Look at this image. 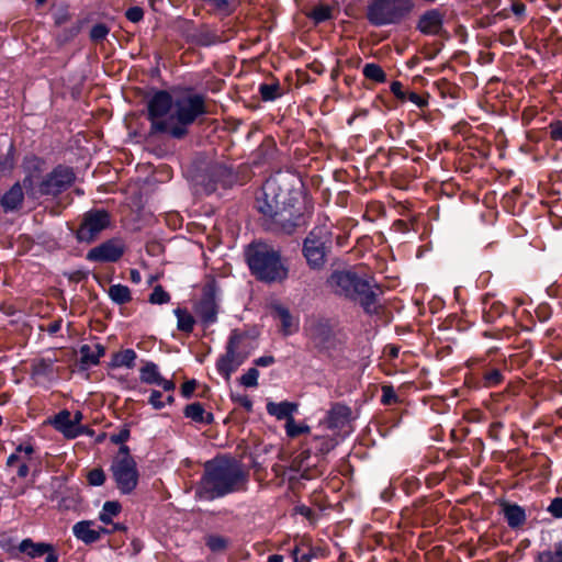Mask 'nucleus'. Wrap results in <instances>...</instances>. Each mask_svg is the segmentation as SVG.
Listing matches in <instances>:
<instances>
[{
  "mask_svg": "<svg viewBox=\"0 0 562 562\" xmlns=\"http://www.w3.org/2000/svg\"><path fill=\"white\" fill-rule=\"evenodd\" d=\"M244 476L240 461L228 456L216 457L204 463L196 495L207 501L223 497L237 491L243 484Z\"/></svg>",
  "mask_w": 562,
  "mask_h": 562,
  "instance_id": "f257e3e1",
  "label": "nucleus"
},
{
  "mask_svg": "<svg viewBox=\"0 0 562 562\" xmlns=\"http://www.w3.org/2000/svg\"><path fill=\"white\" fill-rule=\"evenodd\" d=\"M207 108H147V119L153 133L168 134L182 138L187 128L199 116L210 113Z\"/></svg>",
  "mask_w": 562,
  "mask_h": 562,
  "instance_id": "f03ea898",
  "label": "nucleus"
},
{
  "mask_svg": "<svg viewBox=\"0 0 562 562\" xmlns=\"http://www.w3.org/2000/svg\"><path fill=\"white\" fill-rule=\"evenodd\" d=\"M248 267L258 280L267 283L282 282L289 274L286 262L279 251L263 243L248 247Z\"/></svg>",
  "mask_w": 562,
  "mask_h": 562,
  "instance_id": "7ed1b4c3",
  "label": "nucleus"
},
{
  "mask_svg": "<svg viewBox=\"0 0 562 562\" xmlns=\"http://www.w3.org/2000/svg\"><path fill=\"white\" fill-rule=\"evenodd\" d=\"M330 290L361 304L367 312L375 310V293L368 280L351 270L335 271L327 281Z\"/></svg>",
  "mask_w": 562,
  "mask_h": 562,
  "instance_id": "20e7f679",
  "label": "nucleus"
},
{
  "mask_svg": "<svg viewBox=\"0 0 562 562\" xmlns=\"http://www.w3.org/2000/svg\"><path fill=\"white\" fill-rule=\"evenodd\" d=\"M238 180L233 166L224 161H211L204 167L198 168L192 175V182L198 193L211 194L218 188L229 189Z\"/></svg>",
  "mask_w": 562,
  "mask_h": 562,
  "instance_id": "39448f33",
  "label": "nucleus"
},
{
  "mask_svg": "<svg viewBox=\"0 0 562 562\" xmlns=\"http://www.w3.org/2000/svg\"><path fill=\"white\" fill-rule=\"evenodd\" d=\"M414 8V0H370L366 18L375 27L397 25L412 14Z\"/></svg>",
  "mask_w": 562,
  "mask_h": 562,
  "instance_id": "423d86ee",
  "label": "nucleus"
},
{
  "mask_svg": "<svg viewBox=\"0 0 562 562\" xmlns=\"http://www.w3.org/2000/svg\"><path fill=\"white\" fill-rule=\"evenodd\" d=\"M330 244L331 224L324 223L310 232L303 244V252L312 268L318 269L324 266Z\"/></svg>",
  "mask_w": 562,
  "mask_h": 562,
  "instance_id": "0eeeda50",
  "label": "nucleus"
},
{
  "mask_svg": "<svg viewBox=\"0 0 562 562\" xmlns=\"http://www.w3.org/2000/svg\"><path fill=\"white\" fill-rule=\"evenodd\" d=\"M75 178L71 168L58 166L46 175L36 187L33 186V178L31 177L23 180V186L30 189L33 195H57L69 188Z\"/></svg>",
  "mask_w": 562,
  "mask_h": 562,
  "instance_id": "6e6552de",
  "label": "nucleus"
},
{
  "mask_svg": "<svg viewBox=\"0 0 562 562\" xmlns=\"http://www.w3.org/2000/svg\"><path fill=\"white\" fill-rule=\"evenodd\" d=\"M110 226L111 214L104 209H92L82 215L76 238L79 243L91 244Z\"/></svg>",
  "mask_w": 562,
  "mask_h": 562,
  "instance_id": "1a4fd4ad",
  "label": "nucleus"
},
{
  "mask_svg": "<svg viewBox=\"0 0 562 562\" xmlns=\"http://www.w3.org/2000/svg\"><path fill=\"white\" fill-rule=\"evenodd\" d=\"M207 102L216 103L209 100L203 94L194 93L190 89L175 88L171 92L160 90L153 91L149 94L147 105H205Z\"/></svg>",
  "mask_w": 562,
  "mask_h": 562,
  "instance_id": "9d476101",
  "label": "nucleus"
},
{
  "mask_svg": "<svg viewBox=\"0 0 562 562\" xmlns=\"http://www.w3.org/2000/svg\"><path fill=\"white\" fill-rule=\"evenodd\" d=\"M244 334L238 330H233L228 338L226 350L223 356L217 360L216 367L218 372L228 381L233 372H235L245 360L243 352Z\"/></svg>",
  "mask_w": 562,
  "mask_h": 562,
  "instance_id": "9b49d317",
  "label": "nucleus"
},
{
  "mask_svg": "<svg viewBox=\"0 0 562 562\" xmlns=\"http://www.w3.org/2000/svg\"><path fill=\"white\" fill-rule=\"evenodd\" d=\"M112 476L123 494L132 493L138 483V471L134 459L113 460Z\"/></svg>",
  "mask_w": 562,
  "mask_h": 562,
  "instance_id": "f8f14e48",
  "label": "nucleus"
},
{
  "mask_svg": "<svg viewBox=\"0 0 562 562\" xmlns=\"http://www.w3.org/2000/svg\"><path fill=\"white\" fill-rule=\"evenodd\" d=\"M195 314L203 324L210 325L216 322L218 305L216 302V286L214 281L203 286L202 296L195 304Z\"/></svg>",
  "mask_w": 562,
  "mask_h": 562,
  "instance_id": "ddd939ff",
  "label": "nucleus"
},
{
  "mask_svg": "<svg viewBox=\"0 0 562 562\" xmlns=\"http://www.w3.org/2000/svg\"><path fill=\"white\" fill-rule=\"evenodd\" d=\"M446 12L440 8L425 10L417 19L415 29L422 35L432 36L443 31Z\"/></svg>",
  "mask_w": 562,
  "mask_h": 562,
  "instance_id": "4468645a",
  "label": "nucleus"
},
{
  "mask_svg": "<svg viewBox=\"0 0 562 562\" xmlns=\"http://www.w3.org/2000/svg\"><path fill=\"white\" fill-rule=\"evenodd\" d=\"M124 244L120 239H109L90 249L87 259L95 262H115L124 254Z\"/></svg>",
  "mask_w": 562,
  "mask_h": 562,
  "instance_id": "2eb2a0df",
  "label": "nucleus"
},
{
  "mask_svg": "<svg viewBox=\"0 0 562 562\" xmlns=\"http://www.w3.org/2000/svg\"><path fill=\"white\" fill-rule=\"evenodd\" d=\"M308 333L315 347L330 355V350L336 347L331 327L326 322L317 321L310 326Z\"/></svg>",
  "mask_w": 562,
  "mask_h": 562,
  "instance_id": "dca6fc26",
  "label": "nucleus"
},
{
  "mask_svg": "<svg viewBox=\"0 0 562 562\" xmlns=\"http://www.w3.org/2000/svg\"><path fill=\"white\" fill-rule=\"evenodd\" d=\"M272 315L281 324V331L284 336L292 335L299 330V321L291 315L290 311L282 304L276 303L271 306Z\"/></svg>",
  "mask_w": 562,
  "mask_h": 562,
  "instance_id": "f3484780",
  "label": "nucleus"
},
{
  "mask_svg": "<svg viewBox=\"0 0 562 562\" xmlns=\"http://www.w3.org/2000/svg\"><path fill=\"white\" fill-rule=\"evenodd\" d=\"M54 427L63 432L67 438H76L85 432V427L72 424L70 412L64 409L59 412L52 422Z\"/></svg>",
  "mask_w": 562,
  "mask_h": 562,
  "instance_id": "a211bd4d",
  "label": "nucleus"
},
{
  "mask_svg": "<svg viewBox=\"0 0 562 562\" xmlns=\"http://www.w3.org/2000/svg\"><path fill=\"white\" fill-rule=\"evenodd\" d=\"M93 521L91 520H82L74 525L72 532L75 537L86 544H90L97 542L102 532H108L105 528L100 527L99 529H93Z\"/></svg>",
  "mask_w": 562,
  "mask_h": 562,
  "instance_id": "6ab92c4d",
  "label": "nucleus"
},
{
  "mask_svg": "<svg viewBox=\"0 0 562 562\" xmlns=\"http://www.w3.org/2000/svg\"><path fill=\"white\" fill-rule=\"evenodd\" d=\"M24 200L23 189L20 183H14L2 196L1 209L4 213L19 210Z\"/></svg>",
  "mask_w": 562,
  "mask_h": 562,
  "instance_id": "aec40b11",
  "label": "nucleus"
},
{
  "mask_svg": "<svg viewBox=\"0 0 562 562\" xmlns=\"http://www.w3.org/2000/svg\"><path fill=\"white\" fill-rule=\"evenodd\" d=\"M391 92L395 95V98L402 102H411L415 105H427L428 101L423 95H419L416 91L405 89L402 82L393 81L391 83Z\"/></svg>",
  "mask_w": 562,
  "mask_h": 562,
  "instance_id": "412c9836",
  "label": "nucleus"
},
{
  "mask_svg": "<svg viewBox=\"0 0 562 562\" xmlns=\"http://www.w3.org/2000/svg\"><path fill=\"white\" fill-rule=\"evenodd\" d=\"M52 549V544L45 542H34L30 538L23 539L19 544V551L27 554L32 559L40 558Z\"/></svg>",
  "mask_w": 562,
  "mask_h": 562,
  "instance_id": "4be33fe9",
  "label": "nucleus"
},
{
  "mask_svg": "<svg viewBox=\"0 0 562 562\" xmlns=\"http://www.w3.org/2000/svg\"><path fill=\"white\" fill-rule=\"evenodd\" d=\"M183 414L187 418L195 423L209 425L213 422V414L205 412L203 405L199 402L191 403L184 407Z\"/></svg>",
  "mask_w": 562,
  "mask_h": 562,
  "instance_id": "5701e85b",
  "label": "nucleus"
},
{
  "mask_svg": "<svg viewBox=\"0 0 562 562\" xmlns=\"http://www.w3.org/2000/svg\"><path fill=\"white\" fill-rule=\"evenodd\" d=\"M274 183L272 181H267L265 186L262 187L261 195L265 196V199H261L260 195L256 196L255 207L263 215L271 216L276 209V199L271 198L268 200L267 191H270L273 189Z\"/></svg>",
  "mask_w": 562,
  "mask_h": 562,
  "instance_id": "b1692460",
  "label": "nucleus"
},
{
  "mask_svg": "<svg viewBox=\"0 0 562 562\" xmlns=\"http://www.w3.org/2000/svg\"><path fill=\"white\" fill-rule=\"evenodd\" d=\"M105 353V348L97 344L94 346L83 345L80 348L81 363L88 366H94L99 363V360Z\"/></svg>",
  "mask_w": 562,
  "mask_h": 562,
  "instance_id": "393cba45",
  "label": "nucleus"
},
{
  "mask_svg": "<svg viewBox=\"0 0 562 562\" xmlns=\"http://www.w3.org/2000/svg\"><path fill=\"white\" fill-rule=\"evenodd\" d=\"M296 409V405L289 402L273 403L269 402L267 404V411L270 415L276 416L278 419H286L293 418L292 414Z\"/></svg>",
  "mask_w": 562,
  "mask_h": 562,
  "instance_id": "a878e982",
  "label": "nucleus"
},
{
  "mask_svg": "<svg viewBox=\"0 0 562 562\" xmlns=\"http://www.w3.org/2000/svg\"><path fill=\"white\" fill-rule=\"evenodd\" d=\"M503 512L508 525L512 528H517L522 525L526 520L525 510L518 505L505 504Z\"/></svg>",
  "mask_w": 562,
  "mask_h": 562,
  "instance_id": "bb28decb",
  "label": "nucleus"
},
{
  "mask_svg": "<svg viewBox=\"0 0 562 562\" xmlns=\"http://www.w3.org/2000/svg\"><path fill=\"white\" fill-rule=\"evenodd\" d=\"M175 315L177 316V328L183 333H191L195 324L194 317L184 308H176Z\"/></svg>",
  "mask_w": 562,
  "mask_h": 562,
  "instance_id": "cd10ccee",
  "label": "nucleus"
},
{
  "mask_svg": "<svg viewBox=\"0 0 562 562\" xmlns=\"http://www.w3.org/2000/svg\"><path fill=\"white\" fill-rule=\"evenodd\" d=\"M109 296L120 305L126 304L132 300L131 291L126 285L113 284L109 288Z\"/></svg>",
  "mask_w": 562,
  "mask_h": 562,
  "instance_id": "c85d7f7f",
  "label": "nucleus"
},
{
  "mask_svg": "<svg viewBox=\"0 0 562 562\" xmlns=\"http://www.w3.org/2000/svg\"><path fill=\"white\" fill-rule=\"evenodd\" d=\"M258 92L263 102H272L281 95V87L279 82H261L259 85Z\"/></svg>",
  "mask_w": 562,
  "mask_h": 562,
  "instance_id": "c756f323",
  "label": "nucleus"
},
{
  "mask_svg": "<svg viewBox=\"0 0 562 562\" xmlns=\"http://www.w3.org/2000/svg\"><path fill=\"white\" fill-rule=\"evenodd\" d=\"M136 352L133 349H125L121 352H116L112 358V367H126L133 368L135 364Z\"/></svg>",
  "mask_w": 562,
  "mask_h": 562,
  "instance_id": "7c9ffc66",
  "label": "nucleus"
},
{
  "mask_svg": "<svg viewBox=\"0 0 562 562\" xmlns=\"http://www.w3.org/2000/svg\"><path fill=\"white\" fill-rule=\"evenodd\" d=\"M160 378L158 367L154 362H146L139 370V379L146 384H157Z\"/></svg>",
  "mask_w": 562,
  "mask_h": 562,
  "instance_id": "2f4dec72",
  "label": "nucleus"
},
{
  "mask_svg": "<svg viewBox=\"0 0 562 562\" xmlns=\"http://www.w3.org/2000/svg\"><path fill=\"white\" fill-rule=\"evenodd\" d=\"M362 74L367 79L372 80L374 82L386 81L385 71L382 69L380 65L375 63L366 64L362 69Z\"/></svg>",
  "mask_w": 562,
  "mask_h": 562,
  "instance_id": "473e14b6",
  "label": "nucleus"
},
{
  "mask_svg": "<svg viewBox=\"0 0 562 562\" xmlns=\"http://www.w3.org/2000/svg\"><path fill=\"white\" fill-rule=\"evenodd\" d=\"M537 562H562V542H558L552 549L540 552Z\"/></svg>",
  "mask_w": 562,
  "mask_h": 562,
  "instance_id": "72a5a7b5",
  "label": "nucleus"
},
{
  "mask_svg": "<svg viewBox=\"0 0 562 562\" xmlns=\"http://www.w3.org/2000/svg\"><path fill=\"white\" fill-rule=\"evenodd\" d=\"M204 5H206L211 11L226 15L232 11V4L228 0H202Z\"/></svg>",
  "mask_w": 562,
  "mask_h": 562,
  "instance_id": "f704fd0d",
  "label": "nucleus"
},
{
  "mask_svg": "<svg viewBox=\"0 0 562 562\" xmlns=\"http://www.w3.org/2000/svg\"><path fill=\"white\" fill-rule=\"evenodd\" d=\"M311 16L316 23H323L333 19V11L329 5L319 4L313 9Z\"/></svg>",
  "mask_w": 562,
  "mask_h": 562,
  "instance_id": "c9c22d12",
  "label": "nucleus"
},
{
  "mask_svg": "<svg viewBox=\"0 0 562 562\" xmlns=\"http://www.w3.org/2000/svg\"><path fill=\"white\" fill-rule=\"evenodd\" d=\"M169 301L170 295L164 290L161 285L155 286L151 294L149 295V302L151 304H165Z\"/></svg>",
  "mask_w": 562,
  "mask_h": 562,
  "instance_id": "e433bc0d",
  "label": "nucleus"
},
{
  "mask_svg": "<svg viewBox=\"0 0 562 562\" xmlns=\"http://www.w3.org/2000/svg\"><path fill=\"white\" fill-rule=\"evenodd\" d=\"M286 435L290 437H296L301 434H305L310 431V427L306 425L296 424L294 418H289L285 424Z\"/></svg>",
  "mask_w": 562,
  "mask_h": 562,
  "instance_id": "4c0bfd02",
  "label": "nucleus"
},
{
  "mask_svg": "<svg viewBox=\"0 0 562 562\" xmlns=\"http://www.w3.org/2000/svg\"><path fill=\"white\" fill-rule=\"evenodd\" d=\"M206 546L213 551V552H222L226 549L227 541L223 537L218 536H209L206 538Z\"/></svg>",
  "mask_w": 562,
  "mask_h": 562,
  "instance_id": "58836bf2",
  "label": "nucleus"
},
{
  "mask_svg": "<svg viewBox=\"0 0 562 562\" xmlns=\"http://www.w3.org/2000/svg\"><path fill=\"white\" fill-rule=\"evenodd\" d=\"M109 32L110 29L105 24L99 23L92 26L90 37L93 42H101L108 36Z\"/></svg>",
  "mask_w": 562,
  "mask_h": 562,
  "instance_id": "ea45409f",
  "label": "nucleus"
},
{
  "mask_svg": "<svg viewBox=\"0 0 562 562\" xmlns=\"http://www.w3.org/2000/svg\"><path fill=\"white\" fill-rule=\"evenodd\" d=\"M88 482L93 486H101L105 482L104 471L100 468L93 469L88 473Z\"/></svg>",
  "mask_w": 562,
  "mask_h": 562,
  "instance_id": "a19ab883",
  "label": "nucleus"
},
{
  "mask_svg": "<svg viewBox=\"0 0 562 562\" xmlns=\"http://www.w3.org/2000/svg\"><path fill=\"white\" fill-rule=\"evenodd\" d=\"M502 381V373L497 369H493L491 371H487L484 374V383L485 386L492 387L497 384H499Z\"/></svg>",
  "mask_w": 562,
  "mask_h": 562,
  "instance_id": "79ce46f5",
  "label": "nucleus"
},
{
  "mask_svg": "<svg viewBox=\"0 0 562 562\" xmlns=\"http://www.w3.org/2000/svg\"><path fill=\"white\" fill-rule=\"evenodd\" d=\"M349 409L346 406L336 405L329 412V417L334 423L338 422V418H346Z\"/></svg>",
  "mask_w": 562,
  "mask_h": 562,
  "instance_id": "37998d69",
  "label": "nucleus"
},
{
  "mask_svg": "<svg viewBox=\"0 0 562 562\" xmlns=\"http://www.w3.org/2000/svg\"><path fill=\"white\" fill-rule=\"evenodd\" d=\"M125 15L128 21H131L133 23H137L143 19L144 11L139 7H132V8L127 9Z\"/></svg>",
  "mask_w": 562,
  "mask_h": 562,
  "instance_id": "c03bdc74",
  "label": "nucleus"
},
{
  "mask_svg": "<svg viewBox=\"0 0 562 562\" xmlns=\"http://www.w3.org/2000/svg\"><path fill=\"white\" fill-rule=\"evenodd\" d=\"M130 438V429L125 425L117 434L111 436V441L115 445H122Z\"/></svg>",
  "mask_w": 562,
  "mask_h": 562,
  "instance_id": "a18cd8bd",
  "label": "nucleus"
},
{
  "mask_svg": "<svg viewBox=\"0 0 562 562\" xmlns=\"http://www.w3.org/2000/svg\"><path fill=\"white\" fill-rule=\"evenodd\" d=\"M512 12L518 20H524L526 16V4L521 1H514L510 5Z\"/></svg>",
  "mask_w": 562,
  "mask_h": 562,
  "instance_id": "49530a36",
  "label": "nucleus"
},
{
  "mask_svg": "<svg viewBox=\"0 0 562 562\" xmlns=\"http://www.w3.org/2000/svg\"><path fill=\"white\" fill-rule=\"evenodd\" d=\"M548 510L550 512V514L555 517V518H561L562 517V497H557L554 498Z\"/></svg>",
  "mask_w": 562,
  "mask_h": 562,
  "instance_id": "de8ad7c7",
  "label": "nucleus"
},
{
  "mask_svg": "<svg viewBox=\"0 0 562 562\" xmlns=\"http://www.w3.org/2000/svg\"><path fill=\"white\" fill-rule=\"evenodd\" d=\"M103 512L108 513L111 517L116 516L121 512V504L119 502H105Z\"/></svg>",
  "mask_w": 562,
  "mask_h": 562,
  "instance_id": "09e8293b",
  "label": "nucleus"
},
{
  "mask_svg": "<svg viewBox=\"0 0 562 562\" xmlns=\"http://www.w3.org/2000/svg\"><path fill=\"white\" fill-rule=\"evenodd\" d=\"M195 387H196V381L195 380H189V381H187V382H184L182 384V386H181V394L184 397L189 398L192 395V393L194 392Z\"/></svg>",
  "mask_w": 562,
  "mask_h": 562,
  "instance_id": "8fccbe9b",
  "label": "nucleus"
},
{
  "mask_svg": "<svg viewBox=\"0 0 562 562\" xmlns=\"http://www.w3.org/2000/svg\"><path fill=\"white\" fill-rule=\"evenodd\" d=\"M161 393L159 391H153L149 397V403L154 406L156 409H160L164 407V403L161 402Z\"/></svg>",
  "mask_w": 562,
  "mask_h": 562,
  "instance_id": "3c124183",
  "label": "nucleus"
},
{
  "mask_svg": "<svg viewBox=\"0 0 562 562\" xmlns=\"http://www.w3.org/2000/svg\"><path fill=\"white\" fill-rule=\"evenodd\" d=\"M259 372L256 368L248 369V387L258 385Z\"/></svg>",
  "mask_w": 562,
  "mask_h": 562,
  "instance_id": "603ef678",
  "label": "nucleus"
},
{
  "mask_svg": "<svg viewBox=\"0 0 562 562\" xmlns=\"http://www.w3.org/2000/svg\"><path fill=\"white\" fill-rule=\"evenodd\" d=\"M257 367H269L274 363V358L272 356H263L254 361Z\"/></svg>",
  "mask_w": 562,
  "mask_h": 562,
  "instance_id": "864d4df0",
  "label": "nucleus"
},
{
  "mask_svg": "<svg viewBox=\"0 0 562 562\" xmlns=\"http://www.w3.org/2000/svg\"><path fill=\"white\" fill-rule=\"evenodd\" d=\"M125 459H134L131 454H130V449L127 446H124L122 443V446L120 447L119 449V453L117 456L114 458V460H125Z\"/></svg>",
  "mask_w": 562,
  "mask_h": 562,
  "instance_id": "5fc2aeb1",
  "label": "nucleus"
},
{
  "mask_svg": "<svg viewBox=\"0 0 562 562\" xmlns=\"http://www.w3.org/2000/svg\"><path fill=\"white\" fill-rule=\"evenodd\" d=\"M551 136L554 139L562 140V123L558 122V123L551 124Z\"/></svg>",
  "mask_w": 562,
  "mask_h": 562,
  "instance_id": "6e6d98bb",
  "label": "nucleus"
},
{
  "mask_svg": "<svg viewBox=\"0 0 562 562\" xmlns=\"http://www.w3.org/2000/svg\"><path fill=\"white\" fill-rule=\"evenodd\" d=\"M395 398L394 391L391 386H383V402L390 404Z\"/></svg>",
  "mask_w": 562,
  "mask_h": 562,
  "instance_id": "4d7b16f0",
  "label": "nucleus"
},
{
  "mask_svg": "<svg viewBox=\"0 0 562 562\" xmlns=\"http://www.w3.org/2000/svg\"><path fill=\"white\" fill-rule=\"evenodd\" d=\"M156 385L161 386L167 392L175 390L176 386L172 381L165 380L162 376L159 379Z\"/></svg>",
  "mask_w": 562,
  "mask_h": 562,
  "instance_id": "13d9d810",
  "label": "nucleus"
},
{
  "mask_svg": "<svg viewBox=\"0 0 562 562\" xmlns=\"http://www.w3.org/2000/svg\"><path fill=\"white\" fill-rule=\"evenodd\" d=\"M60 327H61V321L60 319L54 321L48 324L47 331L53 335V334H56L57 331H59Z\"/></svg>",
  "mask_w": 562,
  "mask_h": 562,
  "instance_id": "bf43d9fd",
  "label": "nucleus"
},
{
  "mask_svg": "<svg viewBox=\"0 0 562 562\" xmlns=\"http://www.w3.org/2000/svg\"><path fill=\"white\" fill-rule=\"evenodd\" d=\"M16 452H19V453L24 452L27 457H30L34 452V449L31 445H27V446L20 445L16 448Z\"/></svg>",
  "mask_w": 562,
  "mask_h": 562,
  "instance_id": "052dcab7",
  "label": "nucleus"
},
{
  "mask_svg": "<svg viewBox=\"0 0 562 562\" xmlns=\"http://www.w3.org/2000/svg\"><path fill=\"white\" fill-rule=\"evenodd\" d=\"M12 168V162H10L7 158L2 159L0 158V173L4 172L5 170H10Z\"/></svg>",
  "mask_w": 562,
  "mask_h": 562,
  "instance_id": "680f3d73",
  "label": "nucleus"
},
{
  "mask_svg": "<svg viewBox=\"0 0 562 562\" xmlns=\"http://www.w3.org/2000/svg\"><path fill=\"white\" fill-rule=\"evenodd\" d=\"M46 562H58V555L53 548L50 551H47Z\"/></svg>",
  "mask_w": 562,
  "mask_h": 562,
  "instance_id": "e2e57ef3",
  "label": "nucleus"
},
{
  "mask_svg": "<svg viewBox=\"0 0 562 562\" xmlns=\"http://www.w3.org/2000/svg\"><path fill=\"white\" fill-rule=\"evenodd\" d=\"M29 474V467L26 465V463H22L20 467H19V470H18V475L20 477H25L26 475Z\"/></svg>",
  "mask_w": 562,
  "mask_h": 562,
  "instance_id": "0e129e2a",
  "label": "nucleus"
},
{
  "mask_svg": "<svg viewBox=\"0 0 562 562\" xmlns=\"http://www.w3.org/2000/svg\"><path fill=\"white\" fill-rule=\"evenodd\" d=\"M296 510H297V513H300L301 515H303L307 518H310L312 515V510L306 506H300L296 508Z\"/></svg>",
  "mask_w": 562,
  "mask_h": 562,
  "instance_id": "69168bd1",
  "label": "nucleus"
},
{
  "mask_svg": "<svg viewBox=\"0 0 562 562\" xmlns=\"http://www.w3.org/2000/svg\"><path fill=\"white\" fill-rule=\"evenodd\" d=\"M19 459V452L12 453L7 460V465L12 467Z\"/></svg>",
  "mask_w": 562,
  "mask_h": 562,
  "instance_id": "338daca9",
  "label": "nucleus"
},
{
  "mask_svg": "<svg viewBox=\"0 0 562 562\" xmlns=\"http://www.w3.org/2000/svg\"><path fill=\"white\" fill-rule=\"evenodd\" d=\"M131 280L134 283L140 282V273L136 269L131 270Z\"/></svg>",
  "mask_w": 562,
  "mask_h": 562,
  "instance_id": "774afa93",
  "label": "nucleus"
}]
</instances>
